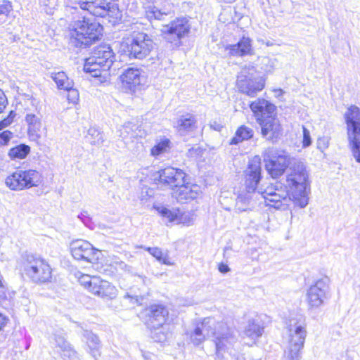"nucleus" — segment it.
<instances>
[{"label":"nucleus","mask_w":360,"mask_h":360,"mask_svg":"<svg viewBox=\"0 0 360 360\" xmlns=\"http://www.w3.org/2000/svg\"><path fill=\"white\" fill-rule=\"evenodd\" d=\"M166 325L158 328H148L150 330V335L154 341L162 342L166 340L167 338V330Z\"/></svg>","instance_id":"38"},{"label":"nucleus","mask_w":360,"mask_h":360,"mask_svg":"<svg viewBox=\"0 0 360 360\" xmlns=\"http://www.w3.org/2000/svg\"><path fill=\"white\" fill-rule=\"evenodd\" d=\"M229 270H230V269L228 266V265H226L225 264H223V263L219 264V271L221 273L225 274V273H227L228 271H229Z\"/></svg>","instance_id":"51"},{"label":"nucleus","mask_w":360,"mask_h":360,"mask_svg":"<svg viewBox=\"0 0 360 360\" xmlns=\"http://www.w3.org/2000/svg\"><path fill=\"white\" fill-rule=\"evenodd\" d=\"M159 181L169 186L173 190L184 183L186 174L183 170L174 167H167L158 172Z\"/></svg>","instance_id":"18"},{"label":"nucleus","mask_w":360,"mask_h":360,"mask_svg":"<svg viewBox=\"0 0 360 360\" xmlns=\"http://www.w3.org/2000/svg\"><path fill=\"white\" fill-rule=\"evenodd\" d=\"M172 11L171 6L167 4V6H165L163 8L160 9L157 6H153L152 8H149L146 11L147 16L149 18H154L157 20H163L165 16L170 14Z\"/></svg>","instance_id":"33"},{"label":"nucleus","mask_w":360,"mask_h":360,"mask_svg":"<svg viewBox=\"0 0 360 360\" xmlns=\"http://www.w3.org/2000/svg\"><path fill=\"white\" fill-rule=\"evenodd\" d=\"M257 122L276 115V106L264 98H257L250 104Z\"/></svg>","instance_id":"20"},{"label":"nucleus","mask_w":360,"mask_h":360,"mask_svg":"<svg viewBox=\"0 0 360 360\" xmlns=\"http://www.w3.org/2000/svg\"><path fill=\"white\" fill-rule=\"evenodd\" d=\"M25 121L27 124V130L30 137L33 139H39V131L42 127L41 117L34 113H27L25 115Z\"/></svg>","instance_id":"28"},{"label":"nucleus","mask_w":360,"mask_h":360,"mask_svg":"<svg viewBox=\"0 0 360 360\" xmlns=\"http://www.w3.org/2000/svg\"><path fill=\"white\" fill-rule=\"evenodd\" d=\"M85 138L92 145H100L103 142L102 133L95 127H90L89 129Z\"/></svg>","instance_id":"37"},{"label":"nucleus","mask_w":360,"mask_h":360,"mask_svg":"<svg viewBox=\"0 0 360 360\" xmlns=\"http://www.w3.org/2000/svg\"><path fill=\"white\" fill-rule=\"evenodd\" d=\"M43 181L41 174L35 169H18L5 179L7 187L13 191H22L39 186Z\"/></svg>","instance_id":"9"},{"label":"nucleus","mask_w":360,"mask_h":360,"mask_svg":"<svg viewBox=\"0 0 360 360\" xmlns=\"http://www.w3.org/2000/svg\"><path fill=\"white\" fill-rule=\"evenodd\" d=\"M115 60V54L108 45L96 47L85 60L84 71L91 77L105 81L110 75V70Z\"/></svg>","instance_id":"4"},{"label":"nucleus","mask_w":360,"mask_h":360,"mask_svg":"<svg viewBox=\"0 0 360 360\" xmlns=\"http://www.w3.org/2000/svg\"><path fill=\"white\" fill-rule=\"evenodd\" d=\"M96 277H91L89 275L84 274L79 277V282L85 288L88 289L91 292V288H93V280Z\"/></svg>","instance_id":"40"},{"label":"nucleus","mask_w":360,"mask_h":360,"mask_svg":"<svg viewBox=\"0 0 360 360\" xmlns=\"http://www.w3.org/2000/svg\"><path fill=\"white\" fill-rule=\"evenodd\" d=\"M346 123L348 144L352 155L360 163V109L349 106L344 115Z\"/></svg>","instance_id":"7"},{"label":"nucleus","mask_w":360,"mask_h":360,"mask_svg":"<svg viewBox=\"0 0 360 360\" xmlns=\"http://www.w3.org/2000/svg\"><path fill=\"white\" fill-rule=\"evenodd\" d=\"M8 103L4 92L0 89V113L3 112Z\"/></svg>","instance_id":"47"},{"label":"nucleus","mask_w":360,"mask_h":360,"mask_svg":"<svg viewBox=\"0 0 360 360\" xmlns=\"http://www.w3.org/2000/svg\"><path fill=\"white\" fill-rule=\"evenodd\" d=\"M54 341L56 346L60 349L64 360H79L77 352L61 333L54 334Z\"/></svg>","instance_id":"26"},{"label":"nucleus","mask_w":360,"mask_h":360,"mask_svg":"<svg viewBox=\"0 0 360 360\" xmlns=\"http://www.w3.org/2000/svg\"><path fill=\"white\" fill-rule=\"evenodd\" d=\"M142 356L144 360H153L152 355L150 353L143 352Z\"/></svg>","instance_id":"54"},{"label":"nucleus","mask_w":360,"mask_h":360,"mask_svg":"<svg viewBox=\"0 0 360 360\" xmlns=\"http://www.w3.org/2000/svg\"><path fill=\"white\" fill-rule=\"evenodd\" d=\"M30 148L25 144H20L10 149L8 155L11 159H23L30 153Z\"/></svg>","instance_id":"36"},{"label":"nucleus","mask_w":360,"mask_h":360,"mask_svg":"<svg viewBox=\"0 0 360 360\" xmlns=\"http://www.w3.org/2000/svg\"><path fill=\"white\" fill-rule=\"evenodd\" d=\"M154 208L165 219H167L169 222L181 223L180 210L177 209H169L164 205H155Z\"/></svg>","instance_id":"31"},{"label":"nucleus","mask_w":360,"mask_h":360,"mask_svg":"<svg viewBox=\"0 0 360 360\" xmlns=\"http://www.w3.org/2000/svg\"><path fill=\"white\" fill-rule=\"evenodd\" d=\"M225 49L231 56H245L253 54L252 41L248 37H243L237 44L228 45Z\"/></svg>","instance_id":"25"},{"label":"nucleus","mask_w":360,"mask_h":360,"mask_svg":"<svg viewBox=\"0 0 360 360\" xmlns=\"http://www.w3.org/2000/svg\"><path fill=\"white\" fill-rule=\"evenodd\" d=\"M13 133L8 130H5L0 133V146L7 145Z\"/></svg>","instance_id":"44"},{"label":"nucleus","mask_w":360,"mask_h":360,"mask_svg":"<svg viewBox=\"0 0 360 360\" xmlns=\"http://www.w3.org/2000/svg\"><path fill=\"white\" fill-rule=\"evenodd\" d=\"M23 270L34 283H45L51 281L52 269L46 260L40 257L27 255L24 262Z\"/></svg>","instance_id":"12"},{"label":"nucleus","mask_w":360,"mask_h":360,"mask_svg":"<svg viewBox=\"0 0 360 360\" xmlns=\"http://www.w3.org/2000/svg\"><path fill=\"white\" fill-rule=\"evenodd\" d=\"M330 138L326 136L319 137L317 140V148L323 152L329 146Z\"/></svg>","instance_id":"42"},{"label":"nucleus","mask_w":360,"mask_h":360,"mask_svg":"<svg viewBox=\"0 0 360 360\" xmlns=\"http://www.w3.org/2000/svg\"><path fill=\"white\" fill-rule=\"evenodd\" d=\"M201 193L200 188L196 184H181L177 188L174 190L172 195L177 201L192 200L197 198Z\"/></svg>","instance_id":"21"},{"label":"nucleus","mask_w":360,"mask_h":360,"mask_svg":"<svg viewBox=\"0 0 360 360\" xmlns=\"http://www.w3.org/2000/svg\"><path fill=\"white\" fill-rule=\"evenodd\" d=\"M330 297V279L328 277H323L316 281L307 289L306 301L309 309H317Z\"/></svg>","instance_id":"14"},{"label":"nucleus","mask_w":360,"mask_h":360,"mask_svg":"<svg viewBox=\"0 0 360 360\" xmlns=\"http://www.w3.org/2000/svg\"><path fill=\"white\" fill-rule=\"evenodd\" d=\"M294 160H297L291 158L286 151L274 148H269L264 156L266 169L274 179L283 175Z\"/></svg>","instance_id":"10"},{"label":"nucleus","mask_w":360,"mask_h":360,"mask_svg":"<svg viewBox=\"0 0 360 360\" xmlns=\"http://www.w3.org/2000/svg\"><path fill=\"white\" fill-rule=\"evenodd\" d=\"M126 297H129L131 298V300H134V302L137 304H141V302H143V295H136V294H134V295H131L129 293H127V295H125Z\"/></svg>","instance_id":"48"},{"label":"nucleus","mask_w":360,"mask_h":360,"mask_svg":"<svg viewBox=\"0 0 360 360\" xmlns=\"http://www.w3.org/2000/svg\"><path fill=\"white\" fill-rule=\"evenodd\" d=\"M196 120L192 115L187 114L181 116L178 120L176 128L181 135H184L195 128Z\"/></svg>","instance_id":"29"},{"label":"nucleus","mask_w":360,"mask_h":360,"mask_svg":"<svg viewBox=\"0 0 360 360\" xmlns=\"http://www.w3.org/2000/svg\"><path fill=\"white\" fill-rule=\"evenodd\" d=\"M189 337L195 345H199L207 338H212L217 352L228 349L236 339L233 328L226 322L219 321L214 317L204 318L196 324Z\"/></svg>","instance_id":"2"},{"label":"nucleus","mask_w":360,"mask_h":360,"mask_svg":"<svg viewBox=\"0 0 360 360\" xmlns=\"http://www.w3.org/2000/svg\"><path fill=\"white\" fill-rule=\"evenodd\" d=\"M93 288L91 292L101 297L112 299L117 295V289L110 283L102 280L99 277L93 280Z\"/></svg>","instance_id":"22"},{"label":"nucleus","mask_w":360,"mask_h":360,"mask_svg":"<svg viewBox=\"0 0 360 360\" xmlns=\"http://www.w3.org/2000/svg\"><path fill=\"white\" fill-rule=\"evenodd\" d=\"M144 314L148 328H158L165 325L169 311L162 304H153L145 309Z\"/></svg>","instance_id":"17"},{"label":"nucleus","mask_w":360,"mask_h":360,"mask_svg":"<svg viewBox=\"0 0 360 360\" xmlns=\"http://www.w3.org/2000/svg\"><path fill=\"white\" fill-rule=\"evenodd\" d=\"M261 172V158L259 156L255 155L250 160L245 172L246 190L240 193L236 198V209L238 212H244L249 209L252 195L255 193L262 178Z\"/></svg>","instance_id":"5"},{"label":"nucleus","mask_w":360,"mask_h":360,"mask_svg":"<svg viewBox=\"0 0 360 360\" xmlns=\"http://www.w3.org/2000/svg\"><path fill=\"white\" fill-rule=\"evenodd\" d=\"M39 1L41 4L49 7V8L51 10L54 7L56 0H39Z\"/></svg>","instance_id":"49"},{"label":"nucleus","mask_w":360,"mask_h":360,"mask_svg":"<svg viewBox=\"0 0 360 360\" xmlns=\"http://www.w3.org/2000/svg\"><path fill=\"white\" fill-rule=\"evenodd\" d=\"M253 130L245 125L240 127L236 131L235 136L230 141L231 144H238L244 140H248L253 136Z\"/></svg>","instance_id":"32"},{"label":"nucleus","mask_w":360,"mask_h":360,"mask_svg":"<svg viewBox=\"0 0 360 360\" xmlns=\"http://www.w3.org/2000/svg\"><path fill=\"white\" fill-rule=\"evenodd\" d=\"M50 12H51V11H49L48 10H46V13H50Z\"/></svg>","instance_id":"58"},{"label":"nucleus","mask_w":360,"mask_h":360,"mask_svg":"<svg viewBox=\"0 0 360 360\" xmlns=\"http://www.w3.org/2000/svg\"><path fill=\"white\" fill-rule=\"evenodd\" d=\"M264 332V327L261 325L259 319H249L243 330L245 337L255 342L257 339L261 337Z\"/></svg>","instance_id":"27"},{"label":"nucleus","mask_w":360,"mask_h":360,"mask_svg":"<svg viewBox=\"0 0 360 360\" xmlns=\"http://www.w3.org/2000/svg\"><path fill=\"white\" fill-rule=\"evenodd\" d=\"M141 248L146 250L151 255H153L158 262L166 264L172 265L169 255L167 252H163L159 248H146L141 246Z\"/></svg>","instance_id":"35"},{"label":"nucleus","mask_w":360,"mask_h":360,"mask_svg":"<svg viewBox=\"0 0 360 360\" xmlns=\"http://www.w3.org/2000/svg\"><path fill=\"white\" fill-rule=\"evenodd\" d=\"M138 127L132 122H127L120 129V136L123 139H134L139 136Z\"/></svg>","instance_id":"34"},{"label":"nucleus","mask_w":360,"mask_h":360,"mask_svg":"<svg viewBox=\"0 0 360 360\" xmlns=\"http://www.w3.org/2000/svg\"><path fill=\"white\" fill-rule=\"evenodd\" d=\"M82 335L88 345L91 354L96 358L97 355H99V349L101 347L98 337L91 331L87 330H84Z\"/></svg>","instance_id":"30"},{"label":"nucleus","mask_w":360,"mask_h":360,"mask_svg":"<svg viewBox=\"0 0 360 360\" xmlns=\"http://www.w3.org/2000/svg\"><path fill=\"white\" fill-rule=\"evenodd\" d=\"M169 148L170 141L168 139H164L152 148L151 155L153 156H158L163 153L167 152Z\"/></svg>","instance_id":"39"},{"label":"nucleus","mask_w":360,"mask_h":360,"mask_svg":"<svg viewBox=\"0 0 360 360\" xmlns=\"http://www.w3.org/2000/svg\"><path fill=\"white\" fill-rule=\"evenodd\" d=\"M274 91L275 93V96L277 98L281 97L284 94V91L281 89H274Z\"/></svg>","instance_id":"52"},{"label":"nucleus","mask_w":360,"mask_h":360,"mask_svg":"<svg viewBox=\"0 0 360 360\" xmlns=\"http://www.w3.org/2000/svg\"><path fill=\"white\" fill-rule=\"evenodd\" d=\"M113 264H114L115 268H117V269H120L121 270H124V271H128V272H131V271H132L131 266L127 265V264H125L124 262H122L121 260L115 259L113 262Z\"/></svg>","instance_id":"46"},{"label":"nucleus","mask_w":360,"mask_h":360,"mask_svg":"<svg viewBox=\"0 0 360 360\" xmlns=\"http://www.w3.org/2000/svg\"><path fill=\"white\" fill-rule=\"evenodd\" d=\"M121 81L129 89H133L145 82V77L139 69L129 68L120 75Z\"/></svg>","instance_id":"24"},{"label":"nucleus","mask_w":360,"mask_h":360,"mask_svg":"<svg viewBox=\"0 0 360 360\" xmlns=\"http://www.w3.org/2000/svg\"><path fill=\"white\" fill-rule=\"evenodd\" d=\"M287 185L276 181L263 189L257 188V193L262 195L267 206L280 209L287 206L290 200L301 208L309 202V183L305 165L300 160H294L290 166L286 178Z\"/></svg>","instance_id":"1"},{"label":"nucleus","mask_w":360,"mask_h":360,"mask_svg":"<svg viewBox=\"0 0 360 360\" xmlns=\"http://www.w3.org/2000/svg\"><path fill=\"white\" fill-rule=\"evenodd\" d=\"M261 127L262 137L269 141L276 140L282 134V127L276 115L269 116L257 122Z\"/></svg>","instance_id":"19"},{"label":"nucleus","mask_w":360,"mask_h":360,"mask_svg":"<svg viewBox=\"0 0 360 360\" xmlns=\"http://www.w3.org/2000/svg\"><path fill=\"white\" fill-rule=\"evenodd\" d=\"M142 280H143V283H146V278H142Z\"/></svg>","instance_id":"56"},{"label":"nucleus","mask_w":360,"mask_h":360,"mask_svg":"<svg viewBox=\"0 0 360 360\" xmlns=\"http://www.w3.org/2000/svg\"><path fill=\"white\" fill-rule=\"evenodd\" d=\"M238 91L249 97H255L265 86V79L252 65L245 66L237 77Z\"/></svg>","instance_id":"8"},{"label":"nucleus","mask_w":360,"mask_h":360,"mask_svg":"<svg viewBox=\"0 0 360 360\" xmlns=\"http://www.w3.org/2000/svg\"><path fill=\"white\" fill-rule=\"evenodd\" d=\"M6 323V317L0 313V330L4 326Z\"/></svg>","instance_id":"53"},{"label":"nucleus","mask_w":360,"mask_h":360,"mask_svg":"<svg viewBox=\"0 0 360 360\" xmlns=\"http://www.w3.org/2000/svg\"><path fill=\"white\" fill-rule=\"evenodd\" d=\"M79 6L82 10L88 11L97 17H106L110 21L116 23L122 19V12L116 3H108L105 0H80Z\"/></svg>","instance_id":"11"},{"label":"nucleus","mask_w":360,"mask_h":360,"mask_svg":"<svg viewBox=\"0 0 360 360\" xmlns=\"http://www.w3.org/2000/svg\"><path fill=\"white\" fill-rule=\"evenodd\" d=\"M13 10V6L9 1H0V15L8 16Z\"/></svg>","instance_id":"41"},{"label":"nucleus","mask_w":360,"mask_h":360,"mask_svg":"<svg viewBox=\"0 0 360 360\" xmlns=\"http://www.w3.org/2000/svg\"><path fill=\"white\" fill-rule=\"evenodd\" d=\"M307 325L302 318H292L287 322L288 343L285 360H300L307 335Z\"/></svg>","instance_id":"6"},{"label":"nucleus","mask_w":360,"mask_h":360,"mask_svg":"<svg viewBox=\"0 0 360 360\" xmlns=\"http://www.w3.org/2000/svg\"><path fill=\"white\" fill-rule=\"evenodd\" d=\"M148 2H152L153 0H146Z\"/></svg>","instance_id":"57"},{"label":"nucleus","mask_w":360,"mask_h":360,"mask_svg":"<svg viewBox=\"0 0 360 360\" xmlns=\"http://www.w3.org/2000/svg\"><path fill=\"white\" fill-rule=\"evenodd\" d=\"M191 26L186 18H177L163 26L162 33L164 39L173 46L181 45V39L190 32Z\"/></svg>","instance_id":"15"},{"label":"nucleus","mask_w":360,"mask_h":360,"mask_svg":"<svg viewBox=\"0 0 360 360\" xmlns=\"http://www.w3.org/2000/svg\"><path fill=\"white\" fill-rule=\"evenodd\" d=\"M72 257L77 260H84L90 263L96 262L100 257L101 252L84 240H75L70 243Z\"/></svg>","instance_id":"16"},{"label":"nucleus","mask_w":360,"mask_h":360,"mask_svg":"<svg viewBox=\"0 0 360 360\" xmlns=\"http://www.w3.org/2000/svg\"><path fill=\"white\" fill-rule=\"evenodd\" d=\"M103 27L99 22L84 17L70 23V43L75 47L89 46L100 39Z\"/></svg>","instance_id":"3"},{"label":"nucleus","mask_w":360,"mask_h":360,"mask_svg":"<svg viewBox=\"0 0 360 360\" xmlns=\"http://www.w3.org/2000/svg\"><path fill=\"white\" fill-rule=\"evenodd\" d=\"M51 77L55 82L58 89L68 91L70 92V95L68 96L72 95V101L78 100L79 94L77 91L73 89L74 83L72 80L68 77L64 72L60 71L58 72H51Z\"/></svg>","instance_id":"23"},{"label":"nucleus","mask_w":360,"mask_h":360,"mask_svg":"<svg viewBox=\"0 0 360 360\" xmlns=\"http://www.w3.org/2000/svg\"><path fill=\"white\" fill-rule=\"evenodd\" d=\"M16 113L13 111H11L9 112V115L4 119L3 120L0 121V130L3 129L4 128L9 126L13 121L14 117H15Z\"/></svg>","instance_id":"43"},{"label":"nucleus","mask_w":360,"mask_h":360,"mask_svg":"<svg viewBox=\"0 0 360 360\" xmlns=\"http://www.w3.org/2000/svg\"><path fill=\"white\" fill-rule=\"evenodd\" d=\"M210 127H211V128H212L213 129H214L215 131H220L221 130V129L223 128V126L220 123H218L215 121H214L213 122H212L210 124Z\"/></svg>","instance_id":"50"},{"label":"nucleus","mask_w":360,"mask_h":360,"mask_svg":"<svg viewBox=\"0 0 360 360\" xmlns=\"http://www.w3.org/2000/svg\"><path fill=\"white\" fill-rule=\"evenodd\" d=\"M302 132H303L302 146L304 148H306V147L309 146L311 144L310 132L304 126H302Z\"/></svg>","instance_id":"45"},{"label":"nucleus","mask_w":360,"mask_h":360,"mask_svg":"<svg viewBox=\"0 0 360 360\" xmlns=\"http://www.w3.org/2000/svg\"><path fill=\"white\" fill-rule=\"evenodd\" d=\"M126 43L129 57L139 60L149 56L155 46L150 37L143 32L134 33Z\"/></svg>","instance_id":"13"},{"label":"nucleus","mask_w":360,"mask_h":360,"mask_svg":"<svg viewBox=\"0 0 360 360\" xmlns=\"http://www.w3.org/2000/svg\"><path fill=\"white\" fill-rule=\"evenodd\" d=\"M0 287H3V283H2V281L1 279H0Z\"/></svg>","instance_id":"55"}]
</instances>
